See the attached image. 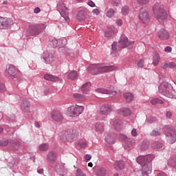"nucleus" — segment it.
<instances>
[{
	"label": "nucleus",
	"mask_w": 176,
	"mask_h": 176,
	"mask_svg": "<svg viewBox=\"0 0 176 176\" xmlns=\"http://www.w3.org/2000/svg\"><path fill=\"white\" fill-rule=\"evenodd\" d=\"M150 135L152 137H157L158 135H160V132L159 131V129L157 128L154 129L151 133Z\"/></svg>",
	"instance_id": "c03bdc74"
},
{
	"label": "nucleus",
	"mask_w": 176,
	"mask_h": 176,
	"mask_svg": "<svg viewBox=\"0 0 176 176\" xmlns=\"http://www.w3.org/2000/svg\"><path fill=\"white\" fill-rule=\"evenodd\" d=\"M171 50H173V49L170 46H167L164 49V52H166L168 53H171Z\"/></svg>",
	"instance_id": "e2e57ef3"
},
{
	"label": "nucleus",
	"mask_w": 176,
	"mask_h": 176,
	"mask_svg": "<svg viewBox=\"0 0 176 176\" xmlns=\"http://www.w3.org/2000/svg\"><path fill=\"white\" fill-rule=\"evenodd\" d=\"M67 78L71 80H75L78 78V72L76 71H72L67 75Z\"/></svg>",
	"instance_id": "c9c22d12"
},
{
	"label": "nucleus",
	"mask_w": 176,
	"mask_h": 176,
	"mask_svg": "<svg viewBox=\"0 0 176 176\" xmlns=\"http://www.w3.org/2000/svg\"><path fill=\"white\" fill-rule=\"evenodd\" d=\"M131 135H133V137H137V135H138V133H137V129H133L131 131Z\"/></svg>",
	"instance_id": "680f3d73"
},
{
	"label": "nucleus",
	"mask_w": 176,
	"mask_h": 176,
	"mask_svg": "<svg viewBox=\"0 0 176 176\" xmlns=\"http://www.w3.org/2000/svg\"><path fill=\"white\" fill-rule=\"evenodd\" d=\"M85 160H87V162H89V160H91V155L90 154L85 155Z\"/></svg>",
	"instance_id": "338daca9"
},
{
	"label": "nucleus",
	"mask_w": 176,
	"mask_h": 176,
	"mask_svg": "<svg viewBox=\"0 0 176 176\" xmlns=\"http://www.w3.org/2000/svg\"><path fill=\"white\" fill-rule=\"evenodd\" d=\"M46 26L43 23L30 24L25 33L26 36H36L45 31Z\"/></svg>",
	"instance_id": "20e7f679"
},
{
	"label": "nucleus",
	"mask_w": 176,
	"mask_h": 176,
	"mask_svg": "<svg viewBox=\"0 0 176 176\" xmlns=\"http://www.w3.org/2000/svg\"><path fill=\"white\" fill-rule=\"evenodd\" d=\"M20 108L22 113H30L31 112V102L28 99L22 100Z\"/></svg>",
	"instance_id": "2eb2a0df"
},
{
	"label": "nucleus",
	"mask_w": 176,
	"mask_h": 176,
	"mask_svg": "<svg viewBox=\"0 0 176 176\" xmlns=\"http://www.w3.org/2000/svg\"><path fill=\"white\" fill-rule=\"evenodd\" d=\"M168 164L176 170V155H173L168 160Z\"/></svg>",
	"instance_id": "cd10ccee"
},
{
	"label": "nucleus",
	"mask_w": 176,
	"mask_h": 176,
	"mask_svg": "<svg viewBox=\"0 0 176 176\" xmlns=\"http://www.w3.org/2000/svg\"><path fill=\"white\" fill-rule=\"evenodd\" d=\"M158 38L162 41H167L170 38V34L164 28H162L158 31Z\"/></svg>",
	"instance_id": "f3484780"
},
{
	"label": "nucleus",
	"mask_w": 176,
	"mask_h": 176,
	"mask_svg": "<svg viewBox=\"0 0 176 176\" xmlns=\"http://www.w3.org/2000/svg\"><path fill=\"white\" fill-rule=\"evenodd\" d=\"M122 123H123V122L122 121V120H116L113 122L114 129L117 131H119V130H120V129L122 127Z\"/></svg>",
	"instance_id": "72a5a7b5"
},
{
	"label": "nucleus",
	"mask_w": 176,
	"mask_h": 176,
	"mask_svg": "<svg viewBox=\"0 0 176 176\" xmlns=\"http://www.w3.org/2000/svg\"><path fill=\"white\" fill-rule=\"evenodd\" d=\"M77 145H78V146H80L81 148H86V146H87V143L86 142H79L78 143H77Z\"/></svg>",
	"instance_id": "5fc2aeb1"
},
{
	"label": "nucleus",
	"mask_w": 176,
	"mask_h": 176,
	"mask_svg": "<svg viewBox=\"0 0 176 176\" xmlns=\"http://www.w3.org/2000/svg\"><path fill=\"white\" fill-rule=\"evenodd\" d=\"M156 121V118H153V117H149L147 119V122L148 123H149L150 124H151V123H153L154 122Z\"/></svg>",
	"instance_id": "4d7b16f0"
},
{
	"label": "nucleus",
	"mask_w": 176,
	"mask_h": 176,
	"mask_svg": "<svg viewBox=\"0 0 176 176\" xmlns=\"http://www.w3.org/2000/svg\"><path fill=\"white\" fill-rule=\"evenodd\" d=\"M113 14H115V10L113 8H109V10L107 12V16L111 19Z\"/></svg>",
	"instance_id": "49530a36"
},
{
	"label": "nucleus",
	"mask_w": 176,
	"mask_h": 176,
	"mask_svg": "<svg viewBox=\"0 0 176 176\" xmlns=\"http://www.w3.org/2000/svg\"><path fill=\"white\" fill-rule=\"evenodd\" d=\"M10 146H12L14 151H18L20 148V142L13 140L10 142Z\"/></svg>",
	"instance_id": "473e14b6"
},
{
	"label": "nucleus",
	"mask_w": 176,
	"mask_h": 176,
	"mask_svg": "<svg viewBox=\"0 0 176 176\" xmlns=\"http://www.w3.org/2000/svg\"><path fill=\"white\" fill-rule=\"evenodd\" d=\"M90 87H91V83L85 82L81 87V91H82L83 94H89V91H90Z\"/></svg>",
	"instance_id": "b1692460"
},
{
	"label": "nucleus",
	"mask_w": 176,
	"mask_h": 176,
	"mask_svg": "<svg viewBox=\"0 0 176 176\" xmlns=\"http://www.w3.org/2000/svg\"><path fill=\"white\" fill-rule=\"evenodd\" d=\"M168 68H176V63L174 62L168 63Z\"/></svg>",
	"instance_id": "052dcab7"
},
{
	"label": "nucleus",
	"mask_w": 176,
	"mask_h": 176,
	"mask_svg": "<svg viewBox=\"0 0 176 176\" xmlns=\"http://www.w3.org/2000/svg\"><path fill=\"white\" fill-rule=\"evenodd\" d=\"M44 63L45 64H52L56 60V52L53 50H50L47 51V54H45L43 57Z\"/></svg>",
	"instance_id": "4468645a"
},
{
	"label": "nucleus",
	"mask_w": 176,
	"mask_h": 176,
	"mask_svg": "<svg viewBox=\"0 0 176 176\" xmlns=\"http://www.w3.org/2000/svg\"><path fill=\"white\" fill-rule=\"evenodd\" d=\"M51 118L55 122H61L63 120V115H61V112L59 111H54L51 114Z\"/></svg>",
	"instance_id": "6ab92c4d"
},
{
	"label": "nucleus",
	"mask_w": 176,
	"mask_h": 176,
	"mask_svg": "<svg viewBox=\"0 0 176 176\" xmlns=\"http://www.w3.org/2000/svg\"><path fill=\"white\" fill-rule=\"evenodd\" d=\"M155 159L154 154L142 155L136 158V162L142 166V173L151 174L152 173V160Z\"/></svg>",
	"instance_id": "f257e3e1"
},
{
	"label": "nucleus",
	"mask_w": 176,
	"mask_h": 176,
	"mask_svg": "<svg viewBox=\"0 0 176 176\" xmlns=\"http://www.w3.org/2000/svg\"><path fill=\"white\" fill-rule=\"evenodd\" d=\"M162 132L166 137H170L169 144H174L176 141V131L174 126L171 125H164L162 128Z\"/></svg>",
	"instance_id": "423d86ee"
},
{
	"label": "nucleus",
	"mask_w": 176,
	"mask_h": 176,
	"mask_svg": "<svg viewBox=\"0 0 176 176\" xmlns=\"http://www.w3.org/2000/svg\"><path fill=\"white\" fill-rule=\"evenodd\" d=\"M87 16V13L84 10H81L78 11L76 14V19L80 21H85L86 20V17Z\"/></svg>",
	"instance_id": "4be33fe9"
},
{
	"label": "nucleus",
	"mask_w": 176,
	"mask_h": 176,
	"mask_svg": "<svg viewBox=\"0 0 176 176\" xmlns=\"http://www.w3.org/2000/svg\"><path fill=\"white\" fill-rule=\"evenodd\" d=\"M111 3L114 6H118L120 3V0H111Z\"/></svg>",
	"instance_id": "13d9d810"
},
{
	"label": "nucleus",
	"mask_w": 176,
	"mask_h": 176,
	"mask_svg": "<svg viewBox=\"0 0 176 176\" xmlns=\"http://www.w3.org/2000/svg\"><path fill=\"white\" fill-rule=\"evenodd\" d=\"M161 68H163V69H167V68H168V63L166 62L161 66Z\"/></svg>",
	"instance_id": "774afa93"
},
{
	"label": "nucleus",
	"mask_w": 176,
	"mask_h": 176,
	"mask_svg": "<svg viewBox=\"0 0 176 176\" xmlns=\"http://www.w3.org/2000/svg\"><path fill=\"white\" fill-rule=\"evenodd\" d=\"M74 98H76L77 100H80L81 98H83V95L80 94H74L73 95Z\"/></svg>",
	"instance_id": "6e6d98bb"
},
{
	"label": "nucleus",
	"mask_w": 176,
	"mask_h": 176,
	"mask_svg": "<svg viewBox=\"0 0 176 176\" xmlns=\"http://www.w3.org/2000/svg\"><path fill=\"white\" fill-rule=\"evenodd\" d=\"M8 144H9V140H0V146H6Z\"/></svg>",
	"instance_id": "3c124183"
},
{
	"label": "nucleus",
	"mask_w": 176,
	"mask_h": 176,
	"mask_svg": "<svg viewBox=\"0 0 176 176\" xmlns=\"http://www.w3.org/2000/svg\"><path fill=\"white\" fill-rule=\"evenodd\" d=\"M50 45L52 47H58V40L56 38H52L50 41Z\"/></svg>",
	"instance_id": "a18cd8bd"
},
{
	"label": "nucleus",
	"mask_w": 176,
	"mask_h": 176,
	"mask_svg": "<svg viewBox=\"0 0 176 176\" xmlns=\"http://www.w3.org/2000/svg\"><path fill=\"white\" fill-rule=\"evenodd\" d=\"M47 160L49 163H54L57 160V153L55 151H50L47 155Z\"/></svg>",
	"instance_id": "a211bd4d"
},
{
	"label": "nucleus",
	"mask_w": 176,
	"mask_h": 176,
	"mask_svg": "<svg viewBox=\"0 0 176 176\" xmlns=\"http://www.w3.org/2000/svg\"><path fill=\"white\" fill-rule=\"evenodd\" d=\"M138 67H139L140 68H143V67H144V60L140 59L139 60V62L138 63Z\"/></svg>",
	"instance_id": "bf43d9fd"
},
{
	"label": "nucleus",
	"mask_w": 176,
	"mask_h": 176,
	"mask_svg": "<svg viewBox=\"0 0 176 176\" xmlns=\"http://www.w3.org/2000/svg\"><path fill=\"white\" fill-rule=\"evenodd\" d=\"M159 93L168 97V98H174L176 96V91L173 88V85L168 82H162L158 87Z\"/></svg>",
	"instance_id": "7ed1b4c3"
},
{
	"label": "nucleus",
	"mask_w": 176,
	"mask_h": 176,
	"mask_svg": "<svg viewBox=\"0 0 176 176\" xmlns=\"http://www.w3.org/2000/svg\"><path fill=\"white\" fill-rule=\"evenodd\" d=\"M97 176H106L107 175V169L105 168L102 167L99 168L96 173Z\"/></svg>",
	"instance_id": "ea45409f"
},
{
	"label": "nucleus",
	"mask_w": 176,
	"mask_h": 176,
	"mask_svg": "<svg viewBox=\"0 0 176 176\" xmlns=\"http://www.w3.org/2000/svg\"><path fill=\"white\" fill-rule=\"evenodd\" d=\"M160 61V55H159V53L155 52L154 54V56H153V65L155 67H156V65H158Z\"/></svg>",
	"instance_id": "c756f323"
},
{
	"label": "nucleus",
	"mask_w": 176,
	"mask_h": 176,
	"mask_svg": "<svg viewBox=\"0 0 176 176\" xmlns=\"http://www.w3.org/2000/svg\"><path fill=\"white\" fill-rule=\"evenodd\" d=\"M97 91L102 94H116V91L110 89H105L104 88H99L97 89Z\"/></svg>",
	"instance_id": "c85d7f7f"
},
{
	"label": "nucleus",
	"mask_w": 176,
	"mask_h": 176,
	"mask_svg": "<svg viewBox=\"0 0 176 176\" xmlns=\"http://www.w3.org/2000/svg\"><path fill=\"white\" fill-rule=\"evenodd\" d=\"M111 49L113 50V52H116L117 49H118V43H116V41H114L112 45H111Z\"/></svg>",
	"instance_id": "864d4df0"
},
{
	"label": "nucleus",
	"mask_w": 176,
	"mask_h": 176,
	"mask_svg": "<svg viewBox=\"0 0 176 176\" xmlns=\"http://www.w3.org/2000/svg\"><path fill=\"white\" fill-rule=\"evenodd\" d=\"M115 66H104L102 64L91 65L88 67V72L91 75H98V74H104L105 72H111L115 71Z\"/></svg>",
	"instance_id": "f03ea898"
},
{
	"label": "nucleus",
	"mask_w": 176,
	"mask_h": 176,
	"mask_svg": "<svg viewBox=\"0 0 176 176\" xmlns=\"http://www.w3.org/2000/svg\"><path fill=\"white\" fill-rule=\"evenodd\" d=\"M163 100L159 99V98H154V99H152L151 100V103L152 104V105H156V104H163Z\"/></svg>",
	"instance_id": "37998d69"
},
{
	"label": "nucleus",
	"mask_w": 176,
	"mask_h": 176,
	"mask_svg": "<svg viewBox=\"0 0 176 176\" xmlns=\"http://www.w3.org/2000/svg\"><path fill=\"white\" fill-rule=\"evenodd\" d=\"M76 176H87L80 168H78L76 172Z\"/></svg>",
	"instance_id": "09e8293b"
},
{
	"label": "nucleus",
	"mask_w": 176,
	"mask_h": 176,
	"mask_svg": "<svg viewBox=\"0 0 176 176\" xmlns=\"http://www.w3.org/2000/svg\"><path fill=\"white\" fill-rule=\"evenodd\" d=\"M58 41V47H64L67 45V38H63L57 39Z\"/></svg>",
	"instance_id": "e433bc0d"
},
{
	"label": "nucleus",
	"mask_w": 176,
	"mask_h": 176,
	"mask_svg": "<svg viewBox=\"0 0 176 176\" xmlns=\"http://www.w3.org/2000/svg\"><path fill=\"white\" fill-rule=\"evenodd\" d=\"M118 113L123 116H130L131 115V110L129 108H122L118 110Z\"/></svg>",
	"instance_id": "a878e982"
},
{
	"label": "nucleus",
	"mask_w": 176,
	"mask_h": 176,
	"mask_svg": "<svg viewBox=\"0 0 176 176\" xmlns=\"http://www.w3.org/2000/svg\"><path fill=\"white\" fill-rule=\"evenodd\" d=\"M40 151H47L49 149V145L47 144H43L39 146Z\"/></svg>",
	"instance_id": "de8ad7c7"
},
{
	"label": "nucleus",
	"mask_w": 176,
	"mask_h": 176,
	"mask_svg": "<svg viewBox=\"0 0 176 176\" xmlns=\"http://www.w3.org/2000/svg\"><path fill=\"white\" fill-rule=\"evenodd\" d=\"M171 116H173V113H171L170 111H167L166 113V118H167V119H171Z\"/></svg>",
	"instance_id": "0e129e2a"
},
{
	"label": "nucleus",
	"mask_w": 176,
	"mask_h": 176,
	"mask_svg": "<svg viewBox=\"0 0 176 176\" xmlns=\"http://www.w3.org/2000/svg\"><path fill=\"white\" fill-rule=\"evenodd\" d=\"M104 36L105 38H107L108 39H111L113 36V30L112 28H108L104 32Z\"/></svg>",
	"instance_id": "f704fd0d"
},
{
	"label": "nucleus",
	"mask_w": 176,
	"mask_h": 176,
	"mask_svg": "<svg viewBox=\"0 0 176 176\" xmlns=\"http://www.w3.org/2000/svg\"><path fill=\"white\" fill-rule=\"evenodd\" d=\"M60 138V140H63V141H65V142H72V141H76L78 139L76 135L71 131V130L63 131L61 132Z\"/></svg>",
	"instance_id": "6e6552de"
},
{
	"label": "nucleus",
	"mask_w": 176,
	"mask_h": 176,
	"mask_svg": "<svg viewBox=\"0 0 176 176\" xmlns=\"http://www.w3.org/2000/svg\"><path fill=\"white\" fill-rule=\"evenodd\" d=\"M114 168L116 171H122V170L124 169V162L116 161L114 164Z\"/></svg>",
	"instance_id": "5701e85b"
},
{
	"label": "nucleus",
	"mask_w": 176,
	"mask_h": 176,
	"mask_svg": "<svg viewBox=\"0 0 176 176\" xmlns=\"http://www.w3.org/2000/svg\"><path fill=\"white\" fill-rule=\"evenodd\" d=\"M124 98H125L126 102L130 103L133 100H134V95L133 94L128 92L124 94Z\"/></svg>",
	"instance_id": "7c9ffc66"
},
{
	"label": "nucleus",
	"mask_w": 176,
	"mask_h": 176,
	"mask_svg": "<svg viewBox=\"0 0 176 176\" xmlns=\"http://www.w3.org/2000/svg\"><path fill=\"white\" fill-rule=\"evenodd\" d=\"M122 13L124 16H127L130 13V8L128 6L122 7Z\"/></svg>",
	"instance_id": "79ce46f5"
},
{
	"label": "nucleus",
	"mask_w": 176,
	"mask_h": 176,
	"mask_svg": "<svg viewBox=\"0 0 176 176\" xmlns=\"http://www.w3.org/2000/svg\"><path fill=\"white\" fill-rule=\"evenodd\" d=\"M7 120L11 122V123H16L17 122L16 116L14 114H10L7 116Z\"/></svg>",
	"instance_id": "a19ab883"
},
{
	"label": "nucleus",
	"mask_w": 176,
	"mask_h": 176,
	"mask_svg": "<svg viewBox=\"0 0 176 176\" xmlns=\"http://www.w3.org/2000/svg\"><path fill=\"white\" fill-rule=\"evenodd\" d=\"M153 10L157 20L159 21H160V20H167V12L164 10V8L160 7V5L158 3L153 6Z\"/></svg>",
	"instance_id": "39448f33"
},
{
	"label": "nucleus",
	"mask_w": 176,
	"mask_h": 176,
	"mask_svg": "<svg viewBox=\"0 0 176 176\" xmlns=\"http://www.w3.org/2000/svg\"><path fill=\"white\" fill-rule=\"evenodd\" d=\"M112 112V107L109 104H103L100 109V113L104 116H108Z\"/></svg>",
	"instance_id": "dca6fc26"
},
{
	"label": "nucleus",
	"mask_w": 176,
	"mask_h": 176,
	"mask_svg": "<svg viewBox=\"0 0 176 176\" xmlns=\"http://www.w3.org/2000/svg\"><path fill=\"white\" fill-rule=\"evenodd\" d=\"M118 46L121 49L128 47V49L131 50L133 49V46H134V41H129V38L126 36H121L118 41Z\"/></svg>",
	"instance_id": "9d476101"
},
{
	"label": "nucleus",
	"mask_w": 176,
	"mask_h": 176,
	"mask_svg": "<svg viewBox=\"0 0 176 176\" xmlns=\"http://www.w3.org/2000/svg\"><path fill=\"white\" fill-rule=\"evenodd\" d=\"M6 91V87L5 86V84L0 83V93H5Z\"/></svg>",
	"instance_id": "603ef678"
},
{
	"label": "nucleus",
	"mask_w": 176,
	"mask_h": 176,
	"mask_svg": "<svg viewBox=\"0 0 176 176\" xmlns=\"http://www.w3.org/2000/svg\"><path fill=\"white\" fill-rule=\"evenodd\" d=\"M135 144V140L133 138H129L125 140L124 148L128 151L130 149H133L134 148V145Z\"/></svg>",
	"instance_id": "aec40b11"
},
{
	"label": "nucleus",
	"mask_w": 176,
	"mask_h": 176,
	"mask_svg": "<svg viewBox=\"0 0 176 176\" xmlns=\"http://www.w3.org/2000/svg\"><path fill=\"white\" fill-rule=\"evenodd\" d=\"M13 25V19L0 16V30H6Z\"/></svg>",
	"instance_id": "ddd939ff"
},
{
	"label": "nucleus",
	"mask_w": 176,
	"mask_h": 176,
	"mask_svg": "<svg viewBox=\"0 0 176 176\" xmlns=\"http://www.w3.org/2000/svg\"><path fill=\"white\" fill-rule=\"evenodd\" d=\"M139 19L143 24H148L151 20V15L146 9L142 8L140 9L139 12Z\"/></svg>",
	"instance_id": "f8f14e48"
},
{
	"label": "nucleus",
	"mask_w": 176,
	"mask_h": 176,
	"mask_svg": "<svg viewBox=\"0 0 176 176\" xmlns=\"http://www.w3.org/2000/svg\"><path fill=\"white\" fill-rule=\"evenodd\" d=\"M137 2L139 5L144 6L149 3V0H137Z\"/></svg>",
	"instance_id": "8fccbe9b"
},
{
	"label": "nucleus",
	"mask_w": 176,
	"mask_h": 176,
	"mask_svg": "<svg viewBox=\"0 0 176 176\" xmlns=\"http://www.w3.org/2000/svg\"><path fill=\"white\" fill-rule=\"evenodd\" d=\"M151 146L153 149H162L163 148V144L160 142H154Z\"/></svg>",
	"instance_id": "58836bf2"
},
{
	"label": "nucleus",
	"mask_w": 176,
	"mask_h": 176,
	"mask_svg": "<svg viewBox=\"0 0 176 176\" xmlns=\"http://www.w3.org/2000/svg\"><path fill=\"white\" fill-rule=\"evenodd\" d=\"M44 79H45V80H50V82H57V80H58L60 78L56 76L47 74L44 75Z\"/></svg>",
	"instance_id": "393cba45"
},
{
	"label": "nucleus",
	"mask_w": 176,
	"mask_h": 176,
	"mask_svg": "<svg viewBox=\"0 0 176 176\" xmlns=\"http://www.w3.org/2000/svg\"><path fill=\"white\" fill-rule=\"evenodd\" d=\"M85 108L82 106H78V105H73L67 109V113L69 115V116H79L82 112H83V110Z\"/></svg>",
	"instance_id": "9b49d317"
},
{
	"label": "nucleus",
	"mask_w": 176,
	"mask_h": 176,
	"mask_svg": "<svg viewBox=\"0 0 176 176\" xmlns=\"http://www.w3.org/2000/svg\"><path fill=\"white\" fill-rule=\"evenodd\" d=\"M88 5L91 8H95V6H96V3H94V2H93V1H88Z\"/></svg>",
	"instance_id": "69168bd1"
},
{
	"label": "nucleus",
	"mask_w": 176,
	"mask_h": 176,
	"mask_svg": "<svg viewBox=\"0 0 176 176\" xmlns=\"http://www.w3.org/2000/svg\"><path fill=\"white\" fill-rule=\"evenodd\" d=\"M55 171L58 174V175L63 176L65 173V168L64 165L61 164H57L55 166Z\"/></svg>",
	"instance_id": "412c9836"
},
{
	"label": "nucleus",
	"mask_w": 176,
	"mask_h": 176,
	"mask_svg": "<svg viewBox=\"0 0 176 176\" xmlns=\"http://www.w3.org/2000/svg\"><path fill=\"white\" fill-rule=\"evenodd\" d=\"M6 71L14 82H19V75H20V71H19L14 65L10 64L6 66Z\"/></svg>",
	"instance_id": "0eeeda50"
},
{
	"label": "nucleus",
	"mask_w": 176,
	"mask_h": 176,
	"mask_svg": "<svg viewBox=\"0 0 176 176\" xmlns=\"http://www.w3.org/2000/svg\"><path fill=\"white\" fill-rule=\"evenodd\" d=\"M116 138V135L115 133L109 134L105 136V140L108 144H115V139Z\"/></svg>",
	"instance_id": "bb28decb"
},
{
	"label": "nucleus",
	"mask_w": 176,
	"mask_h": 176,
	"mask_svg": "<svg viewBox=\"0 0 176 176\" xmlns=\"http://www.w3.org/2000/svg\"><path fill=\"white\" fill-rule=\"evenodd\" d=\"M95 129L98 133H102L104 131V123L102 122H96L95 124Z\"/></svg>",
	"instance_id": "2f4dec72"
},
{
	"label": "nucleus",
	"mask_w": 176,
	"mask_h": 176,
	"mask_svg": "<svg viewBox=\"0 0 176 176\" xmlns=\"http://www.w3.org/2000/svg\"><path fill=\"white\" fill-rule=\"evenodd\" d=\"M149 148V142L143 141L140 145V150L145 152Z\"/></svg>",
	"instance_id": "4c0bfd02"
},
{
	"label": "nucleus",
	"mask_w": 176,
	"mask_h": 176,
	"mask_svg": "<svg viewBox=\"0 0 176 176\" xmlns=\"http://www.w3.org/2000/svg\"><path fill=\"white\" fill-rule=\"evenodd\" d=\"M57 10L59 12L60 14L65 19L67 23L69 21V17H68V14H69V11L67 7H65V4L64 2L59 1L57 5Z\"/></svg>",
	"instance_id": "1a4fd4ad"
}]
</instances>
